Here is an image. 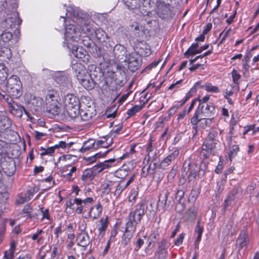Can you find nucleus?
Wrapping results in <instances>:
<instances>
[{"instance_id":"obj_63","label":"nucleus","mask_w":259,"mask_h":259,"mask_svg":"<svg viewBox=\"0 0 259 259\" xmlns=\"http://www.w3.org/2000/svg\"><path fill=\"white\" fill-rule=\"evenodd\" d=\"M144 243V240L141 238H139L136 241V246L135 247L134 250L136 251H138L140 249V248L143 245Z\"/></svg>"},{"instance_id":"obj_47","label":"nucleus","mask_w":259,"mask_h":259,"mask_svg":"<svg viewBox=\"0 0 259 259\" xmlns=\"http://www.w3.org/2000/svg\"><path fill=\"white\" fill-rule=\"evenodd\" d=\"M7 76V68L3 63H0V81H4Z\"/></svg>"},{"instance_id":"obj_56","label":"nucleus","mask_w":259,"mask_h":259,"mask_svg":"<svg viewBox=\"0 0 259 259\" xmlns=\"http://www.w3.org/2000/svg\"><path fill=\"white\" fill-rule=\"evenodd\" d=\"M150 160H151L153 163V165H152L151 163L149 165V167L147 168V171L148 173L152 174L156 167L157 160H156V158H152Z\"/></svg>"},{"instance_id":"obj_48","label":"nucleus","mask_w":259,"mask_h":259,"mask_svg":"<svg viewBox=\"0 0 259 259\" xmlns=\"http://www.w3.org/2000/svg\"><path fill=\"white\" fill-rule=\"evenodd\" d=\"M204 89L207 92L211 93H218L220 92V89L217 86L212 85L210 83H206L203 85Z\"/></svg>"},{"instance_id":"obj_53","label":"nucleus","mask_w":259,"mask_h":259,"mask_svg":"<svg viewBox=\"0 0 259 259\" xmlns=\"http://www.w3.org/2000/svg\"><path fill=\"white\" fill-rule=\"evenodd\" d=\"M178 166L176 165H174L167 176L168 181H172L174 179L175 176H176Z\"/></svg>"},{"instance_id":"obj_32","label":"nucleus","mask_w":259,"mask_h":259,"mask_svg":"<svg viewBox=\"0 0 259 259\" xmlns=\"http://www.w3.org/2000/svg\"><path fill=\"white\" fill-rule=\"evenodd\" d=\"M115 184L116 182L111 181H109L103 184L101 186L102 193L104 194L109 193L113 188H115Z\"/></svg>"},{"instance_id":"obj_21","label":"nucleus","mask_w":259,"mask_h":259,"mask_svg":"<svg viewBox=\"0 0 259 259\" xmlns=\"http://www.w3.org/2000/svg\"><path fill=\"white\" fill-rule=\"evenodd\" d=\"M78 23L80 30L84 34L87 35H92L96 29L94 28L92 24L87 23L84 20L77 19Z\"/></svg>"},{"instance_id":"obj_9","label":"nucleus","mask_w":259,"mask_h":259,"mask_svg":"<svg viewBox=\"0 0 259 259\" xmlns=\"http://www.w3.org/2000/svg\"><path fill=\"white\" fill-rule=\"evenodd\" d=\"M124 61L127 63L128 69L132 72L138 70L142 64L141 57L135 53H131L126 56Z\"/></svg>"},{"instance_id":"obj_17","label":"nucleus","mask_w":259,"mask_h":259,"mask_svg":"<svg viewBox=\"0 0 259 259\" xmlns=\"http://www.w3.org/2000/svg\"><path fill=\"white\" fill-rule=\"evenodd\" d=\"M77 245L84 248V250L87 249V247L91 244L90 237L86 232L82 231L79 233L76 239Z\"/></svg>"},{"instance_id":"obj_15","label":"nucleus","mask_w":259,"mask_h":259,"mask_svg":"<svg viewBox=\"0 0 259 259\" xmlns=\"http://www.w3.org/2000/svg\"><path fill=\"white\" fill-rule=\"evenodd\" d=\"M214 117H198V121L196 123L191 121V123L193 125L192 128L196 132L199 127L202 129H205L206 127H209L214 119Z\"/></svg>"},{"instance_id":"obj_10","label":"nucleus","mask_w":259,"mask_h":259,"mask_svg":"<svg viewBox=\"0 0 259 259\" xmlns=\"http://www.w3.org/2000/svg\"><path fill=\"white\" fill-rule=\"evenodd\" d=\"M22 22L18 12H14L2 22V26L6 29L13 28L16 25L19 26Z\"/></svg>"},{"instance_id":"obj_13","label":"nucleus","mask_w":259,"mask_h":259,"mask_svg":"<svg viewBox=\"0 0 259 259\" xmlns=\"http://www.w3.org/2000/svg\"><path fill=\"white\" fill-rule=\"evenodd\" d=\"M136 54L139 56H148L151 54L150 46L144 41H137L135 45Z\"/></svg>"},{"instance_id":"obj_12","label":"nucleus","mask_w":259,"mask_h":259,"mask_svg":"<svg viewBox=\"0 0 259 259\" xmlns=\"http://www.w3.org/2000/svg\"><path fill=\"white\" fill-rule=\"evenodd\" d=\"M128 9L136 10L140 9L141 7L144 8L150 7V0H122Z\"/></svg>"},{"instance_id":"obj_28","label":"nucleus","mask_w":259,"mask_h":259,"mask_svg":"<svg viewBox=\"0 0 259 259\" xmlns=\"http://www.w3.org/2000/svg\"><path fill=\"white\" fill-rule=\"evenodd\" d=\"M197 215V209L194 206L191 207L185 213L184 218L188 222H193Z\"/></svg>"},{"instance_id":"obj_4","label":"nucleus","mask_w":259,"mask_h":259,"mask_svg":"<svg viewBox=\"0 0 259 259\" xmlns=\"http://www.w3.org/2000/svg\"><path fill=\"white\" fill-rule=\"evenodd\" d=\"M215 115V109L212 104L198 105L190 121L195 123L198 121V117H214Z\"/></svg>"},{"instance_id":"obj_38","label":"nucleus","mask_w":259,"mask_h":259,"mask_svg":"<svg viewBox=\"0 0 259 259\" xmlns=\"http://www.w3.org/2000/svg\"><path fill=\"white\" fill-rule=\"evenodd\" d=\"M95 141L93 139H90L83 143L82 147L79 150L81 152H84L94 147Z\"/></svg>"},{"instance_id":"obj_14","label":"nucleus","mask_w":259,"mask_h":259,"mask_svg":"<svg viewBox=\"0 0 259 259\" xmlns=\"http://www.w3.org/2000/svg\"><path fill=\"white\" fill-rule=\"evenodd\" d=\"M162 0H157L156 2V13L162 19L167 18L170 12V5L166 4Z\"/></svg>"},{"instance_id":"obj_45","label":"nucleus","mask_w":259,"mask_h":259,"mask_svg":"<svg viewBox=\"0 0 259 259\" xmlns=\"http://www.w3.org/2000/svg\"><path fill=\"white\" fill-rule=\"evenodd\" d=\"M93 199L91 197H88L83 200L80 198L74 199V203H75L76 205H81L83 204L84 206H86L93 203Z\"/></svg>"},{"instance_id":"obj_26","label":"nucleus","mask_w":259,"mask_h":259,"mask_svg":"<svg viewBox=\"0 0 259 259\" xmlns=\"http://www.w3.org/2000/svg\"><path fill=\"white\" fill-rule=\"evenodd\" d=\"M169 195V192L168 190L163 191L159 195L158 205L161 206L163 208L167 209L169 206V204L167 202Z\"/></svg>"},{"instance_id":"obj_42","label":"nucleus","mask_w":259,"mask_h":259,"mask_svg":"<svg viewBox=\"0 0 259 259\" xmlns=\"http://www.w3.org/2000/svg\"><path fill=\"white\" fill-rule=\"evenodd\" d=\"M9 197V194L5 187L0 190V204L4 205L6 204Z\"/></svg>"},{"instance_id":"obj_51","label":"nucleus","mask_w":259,"mask_h":259,"mask_svg":"<svg viewBox=\"0 0 259 259\" xmlns=\"http://www.w3.org/2000/svg\"><path fill=\"white\" fill-rule=\"evenodd\" d=\"M146 151L148 152V154L147 155L148 161L152 158H156L155 157L156 155V153H153L152 144L151 142L149 143L148 146L147 147Z\"/></svg>"},{"instance_id":"obj_58","label":"nucleus","mask_w":259,"mask_h":259,"mask_svg":"<svg viewBox=\"0 0 259 259\" xmlns=\"http://www.w3.org/2000/svg\"><path fill=\"white\" fill-rule=\"evenodd\" d=\"M32 208L29 205H26L23 209V212L24 213L26 214V217L28 218H32L34 217L33 214H31Z\"/></svg>"},{"instance_id":"obj_61","label":"nucleus","mask_w":259,"mask_h":259,"mask_svg":"<svg viewBox=\"0 0 259 259\" xmlns=\"http://www.w3.org/2000/svg\"><path fill=\"white\" fill-rule=\"evenodd\" d=\"M197 101H199V105H202L203 104L204 105H208L209 104L207 103L209 99V96H205L204 97H203L202 99H200L199 98H197Z\"/></svg>"},{"instance_id":"obj_52","label":"nucleus","mask_w":259,"mask_h":259,"mask_svg":"<svg viewBox=\"0 0 259 259\" xmlns=\"http://www.w3.org/2000/svg\"><path fill=\"white\" fill-rule=\"evenodd\" d=\"M239 148L237 145H233L230 148V152L229 153V158L231 161L232 159L237 155Z\"/></svg>"},{"instance_id":"obj_62","label":"nucleus","mask_w":259,"mask_h":259,"mask_svg":"<svg viewBox=\"0 0 259 259\" xmlns=\"http://www.w3.org/2000/svg\"><path fill=\"white\" fill-rule=\"evenodd\" d=\"M252 56V54L251 53V52L250 51V52H248V53H247L246 56L244 57V60L245 61V64H243V65L244 66L245 68H247H247L249 67V65L247 64V63L250 61Z\"/></svg>"},{"instance_id":"obj_46","label":"nucleus","mask_w":259,"mask_h":259,"mask_svg":"<svg viewBox=\"0 0 259 259\" xmlns=\"http://www.w3.org/2000/svg\"><path fill=\"white\" fill-rule=\"evenodd\" d=\"M27 194L28 195L27 196H25L24 197H20V198L16 200V203L17 204H23L24 202L30 200L33 196V193L30 190L27 191ZM25 195H26V194H25Z\"/></svg>"},{"instance_id":"obj_20","label":"nucleus","mask_w":259,"mask_h":259,"mask_svg":"<svg viewBox=\"0 0 259 259\" xmlns=\"http://www.w3.org/2000/svg\"><path fill=\"white\" fill-rule=\"evenodd\" d=\"M168 242L166 239H163L158 243V248L155 254L158 255V259H164L167 254Z\"/></svg>"},{"instance_id":"obj_64","label":"nucleus","mask_w":259,"mask_h":259,"mask_svg":"<svg viewBox=\"0 0 259 259\" xmlns=\"http://www.w3.org/2000/svg\"><path fill=\"white\" fill-rule=\"evenodd\" d=\"M184 235L185 234L183 233L180 234L179 237L175 241V245L177 246H179L181 245L183 243V239L184 238Z\"/></svg>"},{"instance_id":"obj_31","label":"nucleus","mask_w":259,"mask_h":259,"mask_svg":"<svg viewBox=\"0 0 259 259\" xmlns=\"http://www.w3.org/2000/svg\"><path fill=\"white\" fill-rule=\"evenodd\" d=\"M102 206L100 203H98L93 206L90 210V216L94 219H98L102 211Z\"/></svg>"},{"instance_id":"obj_2","label":"nucleus","mask_w":259,"mask_h":259,"mask_svg":"<svg viewBox=\"0 0 259 259\" xmlns=\"http://www.w3.org/2000/svg\"><path fill=\"white\" fill-rule=\"evenodd\" d=\"M72 70L79 82L87 90L94 89L97 83L88 73L85 67L80 63L73 64Z\"/></svg>"},{"instance_id":"obj_39","label":"nucleus","mask_w":259,"mask_h":259,"mask_svg":"<svg viewBox=\"0 0 259 259\" xmlns=\"http://www.w3.org/2000/svg\"><path fill=\"white\" fill-rule=\"evenodd\" d=\"M108 217L106 216L105 219L102 218L100 220V226L98 228V230L99 231L100 234L104 233L105 231L106 230L108 224Z\"/></svg>"},{"instance_id":"obj_18","label":"nucleus","mask_w":259,"mask_h":259,"mask_svg":"<svg viewBox=\"0 0 259 259\" xmlns=\"http://www.w3.org/2000/svg\"><path fill=\"white\" fill-rule=\"evenodd\" d=\"M1 166L4 172L9 177L13 175L16 170L15 162L11 159L2 162Z\"/></svg>"},{"instance_id":"obj_25","label":"nucleus","mask_w":259,"mask_h":259,"mask_svg":"<svg viewBox=\"0 0 259 259\" xmlns=\"http://www.w3.org/2000/svg\"><path fill=\"white\" fill-rule=\"evenodd\" d=\"M56 81L61 86H63L67 88L71 86V81L70 77L64 74L56 76Z\"/></svg>"},{"instance_id":"obj_16","label":"nucleus","mask_w":259,"mask_h":259,"mask_svg":"<svg viewBox=\"0 0 259 259\" xmlns=\"http://www.w3.org/2000/svg\"><path fill=\"white\" fill-rule=\"evenodd\" d=\"M136 230V229L131 222L126 223L125 230L121 241L122 244L126 245L130 242L133 234Z\"/></svg>"},{"instance_id":"obj_33","label":"nucleus","mask_w":259,"mask_h":259,"mask_svg":"<svg viewBox=\"0 0 259 259\" xmlns=\"http://www.w3.org/2000/svg\"><path fill=\"white\" fill-rule=\"evenodd\" d=\"M96 36L100 42H105L108 39L106 32L101 29H97L95 31Z\"/></svg>"},{"instance_id":"obj_7","label":"nucleus","mask_w":259,"mask_h":259,"mask_svg":"<svg viewBox=\"0 0 259 259\" xmlns=\"http://www.w3.org/2000/svg\"><path fill=\"white\" fill-rule=\"evenodd\" d=\"M65 26V32L64 33L65 43L67 45V47L70 48L69 44L71 41L77 42L80 40L81 32L79 28L74 25H69Z\"/></svg>"},{"instance_id":"obj_11","label":"nucleus","mask_w":259,"mask_h":259,"mask_svg":"<svg viewBox=\"0 0 259 259\" xmlns=\"http://www.w3.org/2000/svg\"><path fill=\"white\" fill-rule=\"evenodd\" d=\"M242 189L239 186H235L225 199L224 209L225 210L236 199L239 198L242 195Z\"/></svg>"},{"instance_id":"obj_49","label":"nucleus","mask_w":259,"mask_h":259,"mask_svg":"<svg viewBox=\"0 0 259 259\" xmlns=\"http://www.w3.org/2000/svg\"><path fill=\"white\" fill-rule=\"evenodd\" d=\"M112 148L109 150H107L105 151L104 152H100L99 153H96L95 155H94L93 156H92L89 158V159L91 162H95L96 161V159L100 157H103L107 155V154L112 150Z\"/></svg>"},{"instance_id":"obj_23","label":"nucleus","mask_w":259,"mask_h":259,"mask_svg":"<svg viewBox=\"0 0 259 259\" xmlns=\"http://www.w3.org/2000/svg\"><path fill=\"white\" fill-rule=\"evenodd\" d=\"M179 154V150L178 149H175L170 154L168 155L161 161L159 165V167L162 169H164L169 165L172 161L176 159Z\"/></svg>"},{"instance_id":"obj_3","label":"nucleus","mask_w":259,"mask_h":259,"mask_svg":"<svg viewBox=\"0 0 259 259\" xmlns=\"http://www.w3.org/2000/svg\"><path fill=\"white\" fill-rule=\"evenodd\" d=\"M6 87L7 92L12 97L18 98L22 95V85L18 76H11L7 79Z\"/></svg>"},{"instance_id":"obj_50","label":"nucleus","mask_w":259,"mask_h":259,"mask_svg":"<svg viewBox=\"0 0 259 259\" xmlns=\"http://www.w3.org/2000/svg\"><path fill=\"white\" fill-rule=\"evenodd\" d=\"M87 52L82 49V48H77L73 51V54L74 56L79 59H82L85 56Z\"/></svg>"},{"instance_id":"obj_35","label":"nucleus","mask_w":259,"mask_h":259,"mask_svg":"<svg viewBox=\"0 0 259 259\" xmlns=\"http://www.w3.org/2000/svg\"><path fill=\"white\" fill-rule=\"evenodd\" d=\"M203 232V227L200 225V221H198L195 229V232L197 234V237L195 241V245H197L200 241Z\"/></svg>"},{"instance_id":"obj_54","label":"nucleus","mask_w":259,"mask_h":259,"mask_svg":"<svg viewBox=\"0 0 259 259\" xmlns=\"http://www.w3.org/2000/svg\"><path fill=\"white\" fill-rule=\"evenodd\" d=\"M31 103L37 108H40L43 104V100L40 97H34L31 100Z\"/></svg>"},{"instance_id":"obj_44","label":"nucleus","mask_w":259,"mask_h":259,"mask_svg":"<svg viewBox=\"0 0 259 259\" xmlns=\"http://www.w3.org/2000/svg\"><path fill=\"white\" fill-rule=\"evenodd\" d=\"M132 30L134 32V35L136 37H140L143 35L142 26H140L138 23L133 24L131 26Z\"/></svg>"},{"instance_id":"obj_59","label":"nucleus","mask_w":259,"mask_h":259,"mask_svg":"<svg viewBox=\"0 0 259 259\" xmlns=\"http://www.w3.org/2000/svg\"><path fill=\"white\" fill-rule=\"evenodd\" d=\"M204 84H202V81H199L196 82L193 87L191 89V91L193 93H196L197 91V90L198 88H202L204 89L203 87Z\"/></svg>"},{"instance_id":"obj_60","label":"nucleus","mask_w":259,"mask_h":259,"mask_svg":"<svg viewBox=\"0 0 259 259\" xmlns=\"http://www.w3.org/2000/svg\"><path fill=\"white\" fill-rule=\"evenodd\" d=\"M115 191H114V195L116 196H119L122 192L123 191L122 189H121V187L120 186V183H118V182H116V184L115 185Z\"/></svg>"},{"instance_id":"obj_36","label":"nucleus","mask_w":259,"mask_h":259,"mask_svg":"<svg viewBox=\"0 0 259 259\" xmlns=\"http://www.w3.org/2000/svg\"><path fill=\"white\" fill-rule=\"evenodd\" d=\"M115 158H111L110 159L105 160L103 162H100V163L97 164L96 166L97 167H100V169L99 171H101L106 168H108L111 167V163L115 162Z\"/></svg>"},{"instance_id":"obj_8","label":"nucleus","mask_w":259,"mask_h":259,"mask_svg":"<svg viewBox=\"0 0 259 259\" xmlns=\"http://www.w3.org/2000/svg\"><path fill=\"white\" fill-rule=\"evenodd\" d=\"M219 141H215L206 138L202 146L201 154L204 158H208L211 155L215 154L220 146Z\"/></svg>"},{"instance_id":"obj_37","label":"nucleus","mask_w":259,"mask_h":259,"mask_svg":"<svg viewBox=\"0 0 259 259\" xmlns=\"http://www.w3.org/2000/svg\"><path fill=\"white\" fill-rule=\"evenodd\" d=\"M94 115L95 113L93 112H91L89 109L87 110L81 109L79 115L82 120L84 121L89 120Z\"/></svg>"},{"instance_id":"obj_55","label":"nucleus","mask_w":259,"mask_h":259,"mask_svg":"<svg viewBox=\"0 0 259 259\" xmlns=\"http://www.w3.org/2000/svg\"><path fill=\"white\" fill-rule=\"evenodd\" d=\"M125 168L124 167H121L115 172L116 177L121 178L122 180H123L124 178L127 175V173L124 172Z\"/></svg>"},{"instance_id":"obj_29","label":"nucleus","mask_w":259,"mask_h":259,"mask_svg":"<svg viewBox=\"0 0 259 259\" xmlns=\"http://www.w3.org/2000/svg\"><path fill=\"white\" fill-rule=\"evenodd\" d=\"M13 34L9 31H4L0 34V47L5 46L10 42L13 38Z\"/></svg>"},{"instance_id":"obj_24","label":"nucleus","mask_w":259,"mask_h":259,"mask_svg":"<svg viewBox=\"0 0 259 259\" xmlns=\"http://www.w3.org/2000/svg\"><path fill=\"white\" fill-rule=\"evenodd\" d=\"M126 53V49L122 45L117 44L114 48L113 53L114 56L118 59H123V57L126 58V56H128Z\"/></svg>"},{"instance_id":"obj_30","label":"nucleus","mask_w":259,"mask_h":259,"mask_svg":"<svg viewBox=\"0 0 259 259\" xmlns=\"http://www.w3.org/2000/svg\"><path fill=\"white\" fill-rule=\"evenodd\" d=\"M16 249V244L14 241L10 243V247L8 250L4 252V255L2 259H13L14 257V251Z\"/></svg>"},{"instance_id":"obj_22","label":"nucleus","mask_w":259,"mask_h":259,"mask_svg":"<svg viewBox=\"0 0 259 259\" xmlns=\"http://www.w3.org/2000/svg\"><path fill=\"white\" fill-rule=\"evenodd\" d=\"M63 102L66 108H72V107H76L80 104L78 98L71 94L66 95L64 97Z\"/></svg>"},{"instance_id":"obj_6","label":"nucleus","mask_w":259,"mask_h":259,"mask_svg":"<svg viewBox=\"0 0 259 259\" xmlns=\"http://www.w3.org/2000/svg\"><path fill=\"white\" fill-rule=\"evenodd\" d=\"M145 206V202L141 201L136 205L135 209L131 211L128 214L127 222H131L136 229L144 215Z\"/></svg>"},{"instance_id":"obj_1","label":"nucleus","mask_w":259,"mask_h":259,"mask_svg":"<svg viewBox=\"0 0 259 259\" xmlns=\"http://www.w3.org/2000/svg\"><path fill=\"white\" fill-rule=\"evenodd\" d=\"M207 165L204 162L199 160H185L182 168V174H185L190 184L194 183L197 177L202 178L206 169Z\"/></svg>"},{"instance_id":"obj_5","label":"nucleus","mask_w":259,"mask_h":259,"mask_svg":"<svg viewBox=\"0 0 259 259\" xmlns=\"http://www.w3.org/2000/svg\"><path fill=\"white\" fill-rule=\"evenodd\" d=\"M47 111L53 115H58L60 112V104L58 101L56 93L50 91L46 97Z\"/></svg>"},{"instance_id":"obj_57","label":"nucleus","mask_w":259,"mask_h":259,"mask_svg":"<svg viewBox=\"0 0 259 259\" xmlns=\"http://www.w3.org/2000/svg\"><path fill=\"white\" fill-rule=\"evenodd\" d=\"M40 149L44 151L40 153V156H43L46 155H52L54 153V151L53 148L51 147H48L47 148H44L42 147H40Z\"/></svg>"},{"instance_id":"obj_19","label":"nucleus","mask_w":259,"mask_h":259,"mask_svg":"<svg viewBox=\"0 0 259 259\" xmlns=\"http://www.w3.org/2000/svg\"><path fill=\"white\" fill-rule=\"evenodd\" d=\"M249 243V239L247 231L245 230H242L239 237L236 241V245L241 249L243 247H246Z\"/></svg>"},{"instance_id":"obj_41","label":"nucleus","mask_w":259,"mask_h":259,"mask_svg":"<svg viewBox=\"0 0 259 259\" xmlns=\"http://www.w3.org/2000/svg\"><path fill=\"white\" fill-rule=\"evenodd\" d=\"M146 104V102H144L141 105H136L133 106L132 108L128 109L127 111V114L128 115V118L131 117L134 115L136 114V113L140 111L144 105Z\"/></svg>"},{"instance_id":"obj_40","label":"nucleus","mask_w":259,"mask_h":259,"mask_svg":"<svg viewBox=\"0 0 259 259\" xmlns=\"http://www.w3.org/2000/svg\"><path fill=\"white\" fill-rule=\"evenodd\" d=\"M0 56L10 59L12 57L11 49L5 46L0 47Z\"/></svg>"},{"instance_id":"obj_34","label":"nucleus","mask_w":259,"mask_h":259,"mask_svg":"<svg viewBox=\"0 0 259 259\" xmlns=\"http://www.w3.org/2000/svg\"><path fill=\"white\" fill-rule=\"evenodd\" d=\"M66 111L68 115L71 118H75L79 116L81 110H79V105L77 106L76 107H72V108H66Z\"/></svg>"},{"instance_id":"obj_27","label":"nucleus","mask_w":259,"mask_h":259,"mask_svg":"<svg viewBox=\"0 0 259 259\" xmlns=\"http://www.w3.org/2000/svg\"><path fill=\"white\" fill-rule=\"evenodd\" d=\"M223 131L217 127H211L206 138L215 141H219V138L221 136Z\"/></svg>"},{"instance_id":"obj_43","label":"nucleus","mask_w":259,"mask_h":259,"mask_svg":"<svg viewBox=\"0 0 259 259\" xmlns=\"http://www.w3.org/2000/svg\"><path fill=\"white\" fill-rule=\"evenodd\" d=\"M94 177L93 171L90 169H87L83 171L81 180L83 181H87L92 180Z\"/></svg>"}]
</instances>
